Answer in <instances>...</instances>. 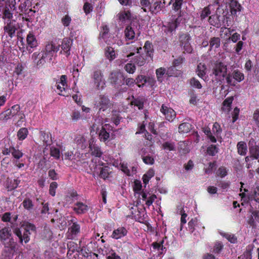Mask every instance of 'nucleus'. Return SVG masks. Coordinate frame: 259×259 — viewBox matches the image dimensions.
I'll list each match as a JSON object with an SVG mask.
<instances>
[{"mask_svg": "<svg viewBox=\"0 0 259 259\" xmlns=\"http://www.w3.org/2000/svg\"><path fill=\"white\" fill-rule=\"evenodd\" d=\"M160 111L165 115L166 119L168 121H172L175 118L176 114L175 111L162 105Z\"/></svg>", "mask_w": 259, "mask_h": 259, "instance_id": "obj_15", "label": "nucleus"}, {"mask_svg": "<svg viewBox=\"0 0 259 259\" xmlns=\"http://www.w3.org/2000/svg\"><path fill=\"white\" fill-rule=\"evenodd\" d=\"M109 29L107 25H104L102 26V30H101L100 37L102 38H104L106 34H107L109 32Z\"/></svg>", "mask_w": 259, "mask_h": 259, "instance_id": "obj_62", "label": "nucleus"}, {"mask_svg": "<svg viewBox=\"0 0 259 259\" xmlns=\"http://www.w3.org/2000/svg\"><path fill=\"white\" fill-rule=\"evenodd\" d=\"M69 229L72 234L76 235L80 232V226L76 223H73Z\"/></svg>", "mask_w": 259, "mask_h": 259, "instance_id": "obj_48", "label": "nucleus"}, {"mask_svg": "<svg viewBox=\"0 0 259 259\" xmlns=\"http://www.w3.org/2000/svg\"><path fill=\"white\" fill-rule=\"evenodd\" d=\"M110 163V164L112 163V165L115 166H118V165H120L122 171H123L127 176H130V171L126 166V163L125 164L124 163H118V162Z\"/></svg>", "mask_w": 259, "mask_h": 259, "instance_id": "obj_41", "label": "nucleus"}, {"mask_svg": "<svg viewBox=\"0 0 259 259\" xmlns=\"http://www.w3.org/2000/svg\"><path fill=\"white\" fill-rule=\"evenodd\" d=\"M67 247L69 248L67 254H68L70 252L71 253H70V255H71L72 253H74L75 251L79 252L77 249V245L76 244H75L74 242H70L68 243Z\"/></svg>", "mask_w": 259, "mask_h": 259, "instance_id": "obj_47", "label": "nucleus"}, {"mask_svg": "<svg viewBox=\"0 0 259 259\" xmlns=\"http://www.w3.org/2000/svg\"><path fill=\"white\" fill-rule=\"evenodd\" d=\"M250 157H245V161L247 162L251 160L257 159L259 157V147L256 145L253 140H250L248 143Z\"/></svg>", "mask_w": 259, "mask_h": 259, "instance_id": "obj_8", "label": "nucleus"}, {"mask_svg": "<svg viewBox=\"0 0 259 259\" xmlns=\"http://www.w3.org/2000/svg\"><path fill=\"white\" fill-rule=\"evenodd\" d=\"M142 184L140 181L135 180L134 182V185L133 186V189L135 192L140 194V191L142 189Z\"/></svg>", "mask_w": 259, "mask_h": 259, "instance_id": "obj_49", "label": "nucleus"}, {"mask_svg": "<svg viewBox=\"0 0 259 259\" xmlns=\"http://www.w3.org/2000/svg\"><path fill=\"white\" fill-rule=\"evenodd\" d=\"M253 119L256 124L259 126V108L254 111L253 114Z\"/></svg>", "mask_w": 259, "mask_h": 259, "instance_id": "obj_63", "label": "nucleus"}, {"mask_svg": "<svg viewBox=\"0 0 259 259\" xmlns=\"http://www.w3.org/2000/svg\"><path fill=\"white\" fill-rule=\"evenodd\" d=\"M136 80L137 81V84L144 82V83H143L142 85L140 84L138 85L139 87H141L143 86L144 84V83L147 81V78L145 76L138 75L136 78Z\"/></svg>", "mask_w": 259, "mask_h": 259, "instance_id": "obj_57", "label": "nucleus"}, {"mask_svg": "<svg viewBox=\"0 0 259 259\" xmlns=\"http://www.w3.org/2000/svg\"><path fill=\"white\" fill-rule=\"evenodd\" d=\"M223 244L221 242H217L215 243L213 250V252L219 253L221 252L223 248Z\"/></svg>", "mask_w": 259, "mask_h": 259, "instance_id": "obj_52", "label": "nucleus"}, {"mask_svg": "<svg viewBox=\"0 0 259 259\" xmlns=\"http://www.w3.org/2000/svg\"><path fill=\"white\" fill-rule=\"evenodd\" d=\"M109 79L111 84L115 88L118 89L124 83L125 77L120 72L111 73Z\"/></svg>", "mask_w": 259, "mask_h": 259, "instance_id": "obj_6", "label": "nucleus"}, {"mask_svg": "<svg viewBox=\"0 0 259 259\" xmlns=\"http://www.w3.org/2000/svg\"><path fill=\"white\" fill-rule=\"evenodd\" d=\"M105 55L106 57L110 61L113 60L115 58V51L112 47H107L105 49Z\"/></svg>", "mask_w": 259, "mask_h": 259, "instance_id": "obj_29", "label": "nucleus"}, {"mask_svg": "<svg viewBox=\"0 0 259 259\" xmlns=\"http://www.w3.org/2000/svg\"><path fill=\"white\" fill-rule=\"evenodd\" d=\"M220 8H217L216 14L209 16L208 20L210 25L217 28L221 26V20H218V13H220Z\"/></svg>", "mask_w": 259, "mask_h": 259, "instance_id": "obj_16", "label": "nucleus"}, {"mask_svg": "<svg viewBox=\"0 0 259 259\" xmlns=\"http://www.w3.org/2000/svg\"><path fill=\"white\" fill-rule=\"evenodd\" d=\"M176 67L174 65L169 67L166 72V75L168 76H177L180 74L179 71L176 69Z\"/></svg>", "mask_w": 259, "mask_h": 259, "instance_id": "obj_39", "label": "nucleus"}, {"mask_svg": "<svg viewBox=\"0 0 259 259\" xmlns=\"http://www.w3.org/2000/svg\"><path fill=\"white\" fill-rule=\"evenodd\" d=\"M179 39L180 45L183 48V50L188 53H191L193 48L190 42L191 39L190 34L188 33H182L179 36Z\"/></svg>", "mask_w": 259, "mask_h": 259, "instance_id": "obj_7", "label": "nucleus"}, {"mask_svg": "<svg viewBox=\"0 0 259 259\" xmlns=\"http://www.w3.org/2000/svg\"><path fill=\"white\" fill-rule=\"evenodd\" d=\"M101 166H104L103 167H101V170L100 172V177L102 178L105 179L108 177L109 174L108 167L104 165V163H101V164H99Z\"/></svg>", "mask_w": 259, "mask_h": 259, "instance_id": "obj_42", "label": "nucleus"}, {"mask_svg": "<svg viewBox=\"0 0 259 259\" xmlns=\"http://www.w3.org/2000/svg\"><path fill=\"white\" fill-rule=\"evenodd\" d=\"M124 68L126 72L131 74L134 73L136 70L135 65L132 63H127L124 66Z\"/></svg>", "mask_w": 259, "mask_h": 259, "instance_id": "obj_50", "label": "nucleus"}, {"mask_svg": "<svg viewBox=\"0 0 259 259\" xmlns=\"http://www.w3.org/2000/svg\"><path fill=\"white\" fill-rule=\"evenodd\" d=\"M58 184L56 182H54L51 183L50 185L49 193L51 195L54 196L55 195V190L57 188Z\"/></svg>", "mask_w": 259, "mask_h": 259, "instance_id": "obj_54", "label": "nucleus"}, {"mask_svg": "<svg viewBox=\"0 0 259 259\" xmlns=\"http://www.w3.org/2000/svg\"><path fill=\"white\" fill-rule=\"evenodd\" d=\"M221 234L231 243H235L237 242V238L234 235L226 233H221Z\"/></svg>", "mask_w": 259, "mask_h": 259, "instance_id": "obj_55", "label": "nucleus"}, {"mask_svg": "<svg viewBox=\"0 0 259 259\" xmlns=\"http://www.w3.org/2000/svg\"><path fill=\"white\" fill-rule=\"evenodd\" d=\"M212 132H213L214 136L218 137L222 132V129L221 128L220 125L218 122H215L213 124Z\"/></svg>", "mask_w": 259, "mask_h": 259, "instance_id": "obj_44", "label": "nucleus"}, {"mask_svg": "<svg viewBox=\"0 0 259 259\" xmlns=\"http://www.w3.org/2000/svg\"><path fill=\"white\" fill-rule=\"evenodd\" d=\"M206 66L204 64L199 63L197 67L196 72L199 77L203 79L206 75Z\"/></svg>", "mask_w": 259, "mask_h": 259, "instance_id": "obj_23", "label": "nucleus"}, {"mask_svg": "<svg viewBox=\"0 0 259 259\" xmlns=\"http://www.w3.org/2000/svg\"><path fill=\"white\" fill-rule=\"evenodd\" d=\"M228 2L232 15H236L237 12L241 11L242 7L236 0H229Z\"/></svg>", "mask_w": 259, "mask_h": 259, "instance_id": "obj_17", "label": "nucleus"}, {"mask_svg": "<svg viewBox=\"0 0 259 259\" xmlns=\"http://www.w3.org/2000/svg\"><path fill=\"white\" fill-rule=\"evenodd\" d=\"M30 231L35 232L36 227L34 225L27 222L25 225V230L23 234L18 228H15L13 230V232L18 237L19 243L23 245V241L25 243H27L29 241Z\"/></svg>", "mask_w": 259, "mask_h": 259, "instance_id": "obj_1", "label": "nucleus"}, {"mask_svg": "<svg viewBox=\"0 0 259 259\" xmlns=\"http://www.w3.org/2000/svg\"><path fill=\"white\" fill-rule=\"evenodd\" d=\"M26 41V49L29 53H32V51L31 50V49L35 48L37 46V41L36 38L32 33H29L27 36Z\"/></svg>", "mask_w": 259, "mask_h": 259, "instance_id": "obj_14", "label": "nucleus"}, {"mask_svg": "<svg viewBox=\"0 0 259 259\" xmlns=\"http://www.w3.org/2000/svg\"><path fill=\"white\" fill-rule=\"evenodd\" d=\"M112 106V104L108 97L104 95H100L99 98L95 101L94 108L98 110V112H99L101 111H105Z\"/></svg>", "mask_w": 259, "mask_h": 259, "instance_id": "obj_3", "label": "nucleus"}, {"mask_svg": "<svg viewBox=\"0 0 259 259\" xmlns=\"http://www.w3.org/2000/svg\"><path fill=\"white\" fill-rule=\"evenodd\" d=\"M23 207L27 209L30 210L32 209L33 204L32 201L29 198H25L23 202Z\"/></svg>", "mask_w": 259, "mask_h": 259, "instance_id": "obj_45", "label": "nucleus"}, {"mask_svg": "<svg viewBox=\"0 0 259 259\" xmlns=\"http://www.w3.org/2000/svg\"><path fill=\"white\" fill-rule=\"evenodd\" d=\"M0 239L4 245L6 243H9L12 240L15 241L12 237L11 230L9 228L5 227L0 231Z\"/></svg>", "mask_w": 259, "mask_h": 259, "instance_id": "obj_11", "label": "nucleus"}, {"mask_svg": "<svg viewBox=\"0 0 259 259\" xmlns=\"http://www.w3.org/2000/svg\"><path fill=\"white\" fill-rule=\"evenodd\" d=\"M217 168L216 163H209V166L208 168H205V172L207 174H211L213 170Z\"/></svg>", "mask_w": 259, "mask_h": 259, "instance_id": "obj_59", "label": "nucleus"}, {"mask_svg": "<svg viewBox=\"0 0 259 259\" xmlns=\"http://www.w3.org/2000/svg\"><path fill=\"white\" fill-rule=\"evenodd\" d=\"M51 156L54 157L56 160L60 158V152L58 148L52 146L50 148Z\"/></svg>", "mask_w": 259, "mask_h": 259, "instance_id": "obj_40", "label": "nucleus"}, {"mask_svg": "<svg viewBox=\"0 0 259 259\" xmlns=\"http://www.w3.org/2000/svg\"><path fill=\"white\" fill-rule=\"evenodd\" d=\"M203 131L205 133V135L207 136L210 140L213 142L215 143L217 141V140L214 136H212V133L210 130V129L208 127L203 128Z\"/></svg>", "mask_w": 259, "mask_h": 259, "instance_id": "obj_46", "label": "nucleus"}, {"mask_svg": "<svg viewBox=\"0 0 259 259\" xmlns=\"http://www.w3.org/2000/svg\"><path fill=\"white\" fill-rule=\"evenodd\" d=\"M162 148L166 151H175L176 147L175 143L172 142H165L162 145Z\"/></svg>", "mask_w": 259, "mask_h": 259, "instance_id": "obj_33", "label": "nucleus"}, {"mask_svg": "<svg viewBox=\"0 0 259 259\" xmlns=\"http://www.w3.org/2000/svg\"><path fill=\"white\" fill-rule=\"evenodd\" d=\"M210 14V11L208 7H205L202 11L200 15L201 20H204Z\"/></svg>", "mask_w": 259, "mask_h": 259, "instance_id": "obj_53", "label": "nucleus"}, {"mask_svg": "<svg viewBox=\"0 0 259 259\" xmlns=\"http://www.w3.org/2000/svg\"><path fill=\"white\" fill-rule=\"evenodd\" d=\"M145 52L146 53V56L150 58H152L153 53V47L151 43L149 41H146L144 46Z\"/></svg>", "mask_w": 259, "mask_h": 259, "instance_id": "obj_28", "label": "nucleus"}, {"mask_svg": "<svg viewBox=\"0 0 259 259\" xmlns=\"http://www.w3.org/2000/svg\"><path fill=\"white\" fill-rule=\"evenodd\" d=\"M60 46L59 45L56 46L55 44L52 42L46 45L43 53L46 56H48L50 61H51L54 54L59 50Z\"/></svg>", "mask_w": 259, "mask_h": 259, "instance_id": "obj_9", "label": "nucleus"}, {"mask_svg": "<svg viewBox=\"0 0 259 259\" xmlns=\"http://www.w3.org/2000/svg\"><path fill=\"white\" fill-rule=\"evenodd\" d=\"M233 78L238 82H240L244 78V74L238 70H234L232 73Z\"/></svg>", "mask_w": 259, "mask_h": 259, "instance_id": "obj_38", "label": "nucleus"}, {"mask_svg": "<svg viewBox=\"0 0 259 259\" xmlns=\"http://www.w3.org/2000/svg\"><path fill=\"white\" fill-rule=\"evenodd\" d=\"M118 15L119 19L122 22L131 19V14L128 11L120 12Z\"/></svg>", "mask_w": 259, "mask_h": 259, "instance_id": "obj_36", "label": "nucleus"}, {"mask_svg": "<svg viewBox=\"0 0 259 259\" xmlns=\"http://www.w3.org/2000/svg\"><path fill=\"white\" fill-rule=\"evenodd\" d=\"M133 100L131 102V104L138 107L140 110L143 109L144 108L145 99L142 97L134 98V96H133Z\"/></svg>", "mask_w": 259, "mask_h": 259, "instance_id": "obj_24", "label": "nucleus"}, {"mask_svg": "<svg viewBox=\"0 0 259 259\" xmlns=\"http://www.w3.org/2000/svg\"><path fill=\"white\" fill-rule=\"evenodd\" d=\"M14 6H12L11 5H6L3 12V18H8L9 20L12 18L13 14L11 12L10 9L14 7Z\"/></svg>", "mask_w": 259, "mask_h": 259, "instance_id": "obj_31", "label": "nucleus"}, {"mask_svg": "<svg viewBox=\"0 0 259 259\" xmlns=\"http://www.w3.org/2000/svg\"><path fill=\"white\" fill-rule=\"evenodd\" d=\"M12 155L14 158L19 159L22 156L23 153L19 150H16L14 147H12Z\"/></svg>", "mask_w": 259, "mask_h": 259, "instance_id": "obj_58", "label": "nucleus"}, {"mask_svg": "<svg viewBox=\"0 0 259 259\" xmlns=\"http://www.w3.org/2000/svg\"><path fill=\"white\" fill-rule=\"evenodd\" d=\"M28 132L26 128L23 127V128H20L18 131V133H17V136H18V139L20 140H24L26 138V137L28 135Z\"/></svg>", "mask_w": 259, "mask_h": 259, "instance_id": "obj_37", "label": "nucleus"}, {"mask_svg": "<svg viewBox=\"0 0 259 259\" xmlns=\"http://www.w3.org/2000/svg\"><path fill=\"white\" fill-rule=\"evenodd\" d=\"M237 149L239 154L244 155L247 151L246 144L244 142H239L237 144Z\"/></svg>", "mask_w": 259, "mask_h": 259, "instance_id": "obj_32", "label": "nucleus"}, {"mask_svg": "<svg viewBox=\"0 0 259 259\" xmlns=\"http://www.w3.org/2000/svg\"><path fill=\"white\" fill-rule=\"evenodd\" d=\"M217 175L222 178L225 177L227 175L226 168L224 167H221L217 172Z\"/></svg>", "mask_w": 259, "mask_h": 259, "instance_id": "obj_60", "label": "nucleus"}, {"mask_svg": "<svg viewBox=\"0 0 259 259\" xmlns=\"http://www.w3.org/2000/svg\"><path fill=\"white\" fill-rule=\"evenodd\" d=\"M41 139L46 146L50 145L52 143L51 135L49 133H46L45 131L40 132Z\"/></svg>", "mask_w": 259, "mask_h": 259, "instance_id": "obj_26", "label": "nucleus"}, {"mask_svg": "<svg viewBox=\"0 0 259 259\" xmlns=\"http://www.w3.org/2000/svg\"><path fill=\"white\" fill-rule=\"evenodd\" d=\"M190 84L192 87L199 89L202 88V85L200 82L194 77L191 79Z\"/></svg>", "mask_w": 259, "mask_h": 259, "instance_id": "obj_56", "label": "nucleus"}, {"mask_svg": "<svg viewBox=\"0 0 259 259\" xmlns=\"http://www.w3.org/2000/svg\"><path fill=\"white\" fill-rule=\"evenodd\" d=\"M20 106L18 105L13 106L11 109H7L0 114V119L7 120L11 116L16 115L20 110Z\"/></svg>", "mask_w": 259, "mask_h": 259, "instance_id": "obj_10", "label": "nucleus"}, {"mask_svg": "<svg viewBox=\"0 0 259 259\" xmlns=\"http://www.w3.org/2000/svg\"><path fill=\"white\" fill-rule=\"evenodd\" d=\"M192 129V125L188 122L181 123L179 126V131L181 133H188Z\"/></svg>", "mask_w": 259, "mask_h": 259, "instance_id": "obj_27", "label": "nucleus"}, {"mask_svg": "<svg viewBox=\"0 0 259 259\" xmlns=\"http://www.w3.org/2000/svg\"><path fill=\"white\" fill-rule=\"evenodd\" d=\"M125 36L127 39H133L135 37V32L131 26H127L124 30Z\"/></svg>", "mask_w": 259, "mask_h": 259, "instance_id": "obj_30", "label": "nucleus"}, {"mask_svg": "<svg viewBox=\"0 0 259 259\" xmlns=\"http://www.w3.org/2000/svg\"><path fill=\"white\" fill-rule=\"evenodd\" d=\"M221 42V39L219 37H211L209 40V46L210 49L209 50H211L212 49L215 50L220 47Z\"/></svg>", "mask_w": 259, "mask_h": 259, "instance_id": "obj_25", "label": "nucleus"}, {"mask_svg": "<svg viewBox=\"0 0 259 259\" xmlns=\"http://www.w3.org/2000/svg\"><path fill=\"white\" fill-rule=\"evenodd\" d=\"M161 10V2L153 0V3L149 6V11L152 13H156Z\"/></svg>", "mask_w": 259, "mask_h": 259, "instance_id": "obj_19", "label": "nucleus"}, {"mask_svg": "<svg viewBox=\"0 0 259 259\" xmlns=\"http://www.w3.org/2000/svg\"><path fill=\"white\" fill-rule=\"evenodd\" d=\"M4 29L5 31L8 33L9 36L11 37H12L14 34L15 33V31L17 29L16 27L13 24V22L11 21H10L9 22L7 23V25H6Z\"/></svg>", "mask_w": 259, "mask_h": 259, "instance_id": "obj_20", "label": "nucleus"}, {"mask_svg": "<svg viewBox=\"0 0 259 259\" xmlns=\"http://www.w3.org/2000/svg\"><path fill=\"white\" fill-rule=\"evenodd\" d=\"M166 70L164 68L160 67L156 70V74L158 81L161 82L163 81V76L166 74Z\"/></svg>", "mask_w": 259, "mask_h": 259, "instance_id": "obj_34", "label": "nucleus"}, {"mask_svg": "<svg viewBox=\"0 0 259 259\" xmlns=\"http://www.w3.org/2000/svg\"><path fill=\"white\" fill-rule=\"evenodd\" d=\"M73 40L70 38H64L62 41V44L61 45L62 51L61 53H62V51H63V53L65 54L66 56H68L70 54V50L71 46L72 45Z\"/></svg>", "mask_w": 259, "mask_h": 259, "instance_id": "obj_12", "label": "nucleus"}, {"mask_svg": "<svg viewBox=\"0 0 259 259\" xmlns=\"http://www.w3.org/2000/svg\"><path fill=\"white\" fill-rule=\"evenodd\" d=\"M227 65L219 61L215 62L213 65L212 74L217 77V79L220 80L227 75Z\"/></svg>", "mask_w": 259, "mask_h": 259, "instance_id": "obj_2", "label": "nucleus"}, {"mask_svg": "<svg viewBox=\"0 0 259 259\" xmlns=\"http://www.w3.org/2000/svg\"><path fill=\"white\" fill-rule=\"evenodd\" d=\"M134 62L139 66H142L146 63V59L143 56L138 55L135 57Z\"/></svg>", "mask_w": 259, "mask_h": 259, "instance_id": "obj_35", "label": "nucleus"}, {"mask_svg": "<svg viewBox=\"0 0 259 259\" xmlns=\"http://www.w3.org/2000/svg\"><path fill=\"white\" fill-rule=\"evenodd\" d=\"M13 182H14V185L11 186L12 180L9 178L7 179L6 181V187L8 191H12L16 189L18 186L20 181L18 180V179H15Z\"/></svg>", "mask_w": 259, "mask_h": 259, "instance_id": "obj_22", "label": "nucleus"}, {"mask_svg": "<svg viewBox=\"0 0 259 259\" xmlns=\"http://www.w3.org/2000/svg\"><path fill=\"white\" fill-rule=\"evenodd\" d=\"M92 78L97 90H103L104 88L105 80L103 78V74L100 69L95 68L92 74Z\"/></svg>", "mask_w": 259, "mask_h": 259, "instance_id": "obj_5", "label": "nucleus"}, {"mask_svg": "<svg viewBox=\"0 0 259 259\" xmlns=\"http://www.w3.org/2000/svg\"><path fill=\"white\" fill-rule=\"evenodd\" d=\"M5 245V249L2 253L3 259H11L13 258L14 253L17 251L18 249V245L16 242L11 241L9 243H6Z\"/></svg>", "mask_w": 259, "mask_h": 259, "instance_id": "obj_4", "label": "nucleus"}, {"mask_svg": "<svg viewBox=\"0 0 259 259\" xmlns=\"http://www.w3.org/2000/svg\"><path fill=\"white\" fill-rule=\"evenodd\" d=\"M73 210L78 214L84 213L88 210V206L82 202H77Z\"/></svg>", "mask_w": 259, "mask_h": 259, "instance_id": "obj_18", "label": "nucleus"}, {"mask_svg": "<svg viewBox=\"0 0 259 259\" xmlns=\"http://www.w3.org/2000/svg\"><path fill=\"white\" fill-rule=\"evenodd\" d=\"M127 233V230L124 228H120L115 230L112 233V237L115 239H119L125 236Z\"/></svg>", "mask_w": 259, "mask_h": 259, "instance_id": "obj_21", "label": "nucleus"}, {"mask_svg": "<svg viewBox=\"0 0 259 259\" xmlns=\"http://www.w3.org/2000/svg\"><path fill=\"white\" fill-rule=\"evenodd\" d=\"M240 259H251V251L247 250L242 255L239 257Z\"/></svg>", "mask_w": 259, "mask_h": 259, "instance_id": "obj_64", "label": "nucleus"}, {"mask_svg": "<svg viewBox=\"0 0 259 259\" xmlns=\"http://www.w3.org/2000/svg\"><path fill=\"white\" fill-rule=\"evenodd\" d=\"M259 196V186H257L253 191V194L248 196V198L250 199H254L256 202L259 203V198H256Z\"/></svg>", "mask_w": 259, "mask_h": 259, "instance_id": "obj_43", "label": "nucleus"}, {"mask_svg": "<svg viewBox=\"0 0 259 259\" xmlns=\"http://www.w3.org/2000/svg\"><path fill=\"white\" fill-rule=\"evenodd\" d=\"M110 127H111V126L108 124H105L102 126L99 135L101 141L106 142L110 139V135L108 131Z\"/></svg>", "mask_w": 259, "mask_h": 259, "instance_id": "obj_13", "label": "nucleus"}, {"mask_svg": "<svg viewBox=\"0 0 259 259\" xmlns=\"http://www.w3.org/2000/svg\"><path fill=\"white\" fill-rule=\"evenodd\" d=\"M75 155H74L73 153L70 152H67L62 154L63 159L65 160H73L75 159L74 158Z\"/></svg>", "mask_w": 259, "mask_h": 259, "instance_id": "obj_51", "label": "nucleus"}, {"mask_svg": "<svg viewBox=\"0 0 259 259\" xmlns=\"http://www.w3.org/2000/svg\"><path fill=\"white\" fill-rule=\"evenodd\" d=\"M218 152L217 148L215 146L211 145L208 147L207 149V153L208 154L211 156H213Z\"/></svg>", "mask_w": 259, "mask_h": 259, "instance_id": "obj_61", "label": "nucleus"}]
</instances>
